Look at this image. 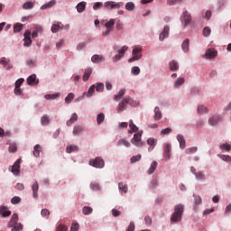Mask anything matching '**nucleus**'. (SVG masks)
<instances>
[{
    "label": "nucleus",
    "mask_w": 231,
    "mask_h": 231,
    "mask_svg": "<svg viewBox=\"0 0 231 231\" xmlns=\"http://www.w3.org/2000/svg\"><path fill=\"white\" fill-rule=\"evenodd\" d=\"M199 115H203L205 113H208V108L203 105L199 106L197 109Z\"/></svg>",
    "instance_id": "obj_32"
},
{
    "label": "nucleus",
    "mask_w": 231,
    "mask_h": 231,
    "mask_svg": "<svg viewBox=\"0 0 231 231\" xmlns=\"http://www.w3.org/2000/svg\"><path fill=\"white\" fill-rule=\"evenodd\" d=\"M125 10H127L128 12H133L134 10V4L133 2L126 3Z\"/></svg>",
    "instance_id": "obj_47"
},
{
    "label": "nucleus",
    "mask_w": 231,
    "mask_h": 231,
    "mask_svg": "<svg viewBox=\"0 0 231 231\" xmlns=\"http://www.w3.org/2000/svg\"><path fill=\"white\" fill-rule=\"evenodd\" d=\"M55 5H57V1L51 0L49 3L42 5L41 10H48V8H52V6H55Z\"/></svg>",
    "instance_id": "obj_21"
},
{
    "label": "nucleus",
    "mask_w": 231,
    "mask_h": 231,
    "mask_svg": "<svg viewBox=\"0 0 231 231\" xmlns=\"http://www.w3.org/2000/svg\"><path fill=\"white\" fill-rule=\"evenodd\" d=\"M23 28H24V25L23 23L14 24V33H19V32H21V30H23Z\"/></svg>",
    "instance_id": "obj_44"
},
{
    "label": "nucleus",
    "mask_w": 231,
    "mask_h": 231,
    "mask_svg": "<svg viewBox=\"0 0 231 231\" xmlns=\"http://www.w3.org/2000/svg\"><path fill=\"white\" fill-rule=\"evenodd\" d=\"M35 6V2H26L23 5V10H32Z\"/></svg>",
    "instance_id": "obj_29"
},
{
    "label": "nucleus",
    "mask_w": 231,
    "mask_h": 231,
    "mask_svg": "<svg viewBox=\"0 0 231 231\" xmlns=\"http://www.w3.org/2000/svg\"><path fill=\"white\" fill-rule=\"evenodd\" d=\"M95 89H96V86L95 85H91L90 88H88L87 93H84V95H87V97H93V95H95Z\"/></svg>",
    "instance_id": "obj_38"
},
{
    "label": "nucleus",
    "mask_w": 231,
    "mask_h": 231,
    "mask_svg": "<svg viewBox=\"0 0 231 231\" xmlns=\"http://www.w3.org/2000/svg\"><path fill=\"white\" fill-rule=\"evenodd\" d=\"M63 27H64V25L62 24V23L57 22L52 24L51 30L52 33H57V32H59V30H62Z\"/></svg>",
    "instance_id": "obj_16"
},
{
    "label": "nucleus",
    "mask_w": 231,
    "mask_h": 231,
    "mask_svg": "<svg viewBox=\"0 0 231 231\" xmlns=\"http://www.w3.org/2000/svg\"><path fill=\"white\" fill-rule=\"evenodd\" d=\"M11 203L13 205H17L18 203H21V198L20 197H14L12 199H11Z\"/></svg>",
    "instance_id": "obj_56"
},
{
    "label": "nucleus",
    "mask_w": 231,
    "mask_h": 231,
    "mask_svg": "<svg viewBox=\"0 0 231 231\" xmlns=\"http://www.w3.org/2000/svg\"><path fill=\"white\" fill-rule=\"evenodd\" d=\"M220 149L221 151H226L228 152V151L231 150V145L228 143H223L220 145Z\"/></svg>",
    "instance_id": "obj_53"
},
{
    "label": "nucleus",
    "mask_w": 231,
    "mask_h": 231,
    "mask_svg": "<svg viewBox=\"0 0 231 231\" xmlns=\"http://www.w3.org/2000/svg\"><path fill=\"white\" fill-rule=\"evenodd\" d=\"M124 5V2L115 3L113 1H107L104 4L105 8L107 10H118V8H122Z\"/></svg>",
    "instance_id": "obj_4"
},
{
    "label": "nucleus",
    "mask_w": 231,
    "mask_h": 231,
    "mask_svg": "<svg viewBox=\"0 0 231 231\" xmlns=\"http://www.w3.org/2000/svg\"><path fill=\"white\" fill-rule=\"evenodd\" d=\"M154 120H162V110H160L159 106L154 108Z\"/></svg>",
    "instance_id": "obj_26"
},
{
    "label": "nucleus",
    "mask_w": 231,
    "mask_h": 231,
    "mask_svg": "<svg viewBox=\"0 0 231 231\" xmlns=\"http://www.w3.org/2000/svg\"><path fill=\"white\" fill-rule=\"evenodd\" d=\"M86 5H87L86 2H80V3L78 4L76 8H77V11H78L79 14H82V12H85Z\"/></svg>",
    "instance_id": "obj_23"
},
{
    "label": "nucleus",
    "mask_w": 231,
    "mask_h": 231,
    "mask_svg": "<svg viewBox=\"0 0 231 231\" xmlns=\"http://www.w3.org/2000/svg\"><path fill=\"white\" fill-rule=\"evenodd\" d=\"M126 231H134V222H130Z\"/></svg>",
    "instance_id": "obj_63"
},
{
    "label": "nucleus",
    "mask_w": 231,
    "mask_h": 231,
    "mask_svg": "<svg viewBox=\"0 0 231 231\" xmlns=\"http://www.w3.org/2000/svg\"><path fill=\"white\" fill-rule=\"evenodd\" d=\"M196 152H198L197 146H193L185 150V154L190 155V154H196Z\"/></svg>",
    "instance_id": "obj_31"
},
{
    "label": "nucleus",
    "mask_w": 231,
    "mask_h": 231,
    "mask_svg": "<svg viewBox=\"0 0 231 231\" xmlns=\"http://www.w3.org/2000/svg\"><path fill=\"white\" fill-rule=\"evenodd\" d=\"M11 215L12 211L8 210V208L5 206H0V216H2V217H8Z\"/></svg>",
    "instance_id": "obj_13"
},
{
    "label": "nucleus",
    "mask_w": 231,
    "mask_h": 231,
    "mask_svg": "<svg viewBox=\"0 0 231 231\" xmlns=\"http://www.w3.org/2000/svg\"><path fill=\"white\" fill-rule=\"evenodd\" d=\"M32 196L33 198H37L38 196V192H39V182L34 181V183L32 184Z\"/></svg>",
    "instance_id": "obj_24"
},
{
    "label": "nucleus",
    "mask_w": 231,
    "mask_h": 231,
    "mask_svg": "<svg viewBox=\"0 0 231 231\" xmlns=\"http://www.w3.org/2000/svg\"><path fill=\"white\" fill-rule=\"evenodd\" d=\"M131 71H132V73H133V75H138L139 73H140V67H138V66H134V67H133L132 68V69H131Z\"/></svg>",
    "instance_id": "obj_57"
},
{
    "label": "nucleus",
    "mask_w": 231,
    "mask_h": 231,
    "mask_svg": "<svg viewBox=\"0 0 231 231\" xmlns=\"http://www.w3.org/2000/svg\"><path fill=\"white\" fill-rule=\"evenodd\" d=\"M171 133H172V129L168 127V128H165V129H162L161 131V136H165L167 134H171Z\"/></svg>",
    "instance_id": "obj_50"
},
{
    "label": "nucleus",
    "mask_w": 231,
    "mask_h": 231,
    "mask_svg": "<svg viewBox=\"0 0 231 231\" xmlns=\"http://www.w3.org/2000/svg\"><path fill=\"white\" fill-rule=\"evenodd\" d=\"M91 73H93V70L91 69H87L85 70V73L83 75L84 82H88V80H89V77H91Z\"/></svg>",
    "instance_id": "obj_28"
},
{
    "label": "nucleus",
    "mask_w": 231,
    "mask_h": 231,
    "mask_svg": "<svg viewBox=\"0 0 231 231\" xmlns=\"http://www.w3.org/2000/svg\"><path fill=\"white\" fill-rule=\"evenodd\" d=\"M10 63V60L3 57L1 60H0V64H2V66H8V64Z\"/></svg>",
    "instance_id": "obj_58"
},
{
    "label": "nucleus",
    "mask_w": 231,
    "mask_h": 231,
    "mask_svg": "<svg viewBox=\"0 0 231 231\" xmlns=\"http://www.w3.org/2000/svg\"><path fill=\"white\" fill-rule=\"evenodd\" d=\"M96 91L102 93V91H104V83H97Z\"/></svg>",
    "instance_id": "obj_54"
},
{
    "label": "nucleus",
    "mask_w": 231,
    "mask_h": 231,
    "mask_svg": "<svg viewBox=\"0 0 231 231\" xmlns=\"http://www.w3.org/2000/svg\"><path fill=\"white\" fill-rule=\"evenodd\" d=\"M127 50H129V47H127V46H123L121 49H119L118 51H117V52L120 54V55H122V57H124V55H125V51H127Z\"/></svg>",
    "instance_id": "obj_52"
},
{
    "label": "nucleus",
    "mask_w": 231,
    "mask_h": 231,
    "mask_svg": "<svg viewBox=\"0 0 231 231\" xmlns=\"http://www.w3.org/2000/svg\"><path fill=\"white\" fill-rule=\"evenodd\" d=\"M133 57L128 60V62H134V60H140L142 59V49L135 47L132 52Z\"/></svg>",
    "instance_id": "obj_5"
},
{
    "label": "nucleus",
    "mask_w": 231,
    "mask_h": 231,
    "mask_svg": "<svg viewBox=\"0 0 231 231\" xmlns=\"http://www.w3.org/2000/svg\"><path fill=\"white\" fill-rule=\"evenodd\" d=\"M171 143H166L163 148V156L164 158H166V160H171Z\"/></svg>",
    "instance_id": "obj_11"
},
{
    "label": "nucleus",
    "mask_w": 231,
    "mask_h": 231,
    "mask_svg": "<svg viewBox=\"0 0 231 231\" xmlns=\"http://www.w3.org/2000/svg\"><path fill=\"white\" fill-rule=\"evenodd\" d=\"M117 145L120 146V145H124L125 147H131V143H129L127 140L125 139H120L118 142H117Z\"/></svg>",
    "instance_id": "obj_39"
},
{
    "label": "nucleus",
    "mask_w": 231,
    "mask_h": 231,
    "mask_svg": "<svg viewBox=\"0 0 231 231\" xmlns=\"http://www.w3.org/2000/svg\"><path fill=\"white\" fill-rule=\"evenodd\" d=\"M211 32H212V31L210 30L209 27H205V28L203 29L202 33H203L204 37H209Z\"/></svg>",
    "instance_id": "obj_55"
},
{
    "label": "nucleus",
    "mask_w": 231,
    "mask_h": 231,
    "mask_svg": "<svg viewBox=\"0 0 231 231\" xmlns=\"http://www.w3.org/2000/svg\"><path fill=\"white\" fill-rule=\"evenodd\" d=\"M131 143L135 145V147H142V145H143V143L142 142V134H134L133 139L131 140Z\"/></svg>",
    "instance_id": "obj_7"
},
{
    "label": "nucleus",
    "mask_w": 231,
    "mask_h": 231,
    "mask_svg": "<svg viewBox=\"0 0 231 231\" xmlns=\"http://www.w3.org/2000/svg\"><path fill=\"white\" fill-rule=\"evenodd\" d=\"M79 120V116H77L76 113L72 114L71 117L69 120L67 121V125L69 127L71 126L72 124H75Z\"/></svg>",
    "instance_id": "obj_25"
},
{
    "label": "nucleus",
    "mask_w": 231,
    "mask_h": 231,
    "mask_svg": "<svg viewBox=\"0 0 231 231\" xmlns=\"http://www.w3.org/2000/svg\"><path fill=\"white\" fill-rule=\"evenodd\" d=\"M183 210H184L183 205L179 204L175 206L174 212L171 217V221H172L173 223H178L181 221V217L183 216Z\"/></svg>",
    "instance_id": "obj_2"
},
{
    "label": "nucleus",
    "mask_w": 231,
    "mask_h": 231,
    "mask_svg": "<svg viewBox=\"0 0 231 231\" xmlns=\"http://www.w3.org/2000/svg\"><path fill=\"white\" fill-rule=\"evenodd\" d=\"M33 156H35V158H39V156H41V145L40 144H36L34 146Z\"/></svg>",
    "instance_id": "obj_41"
},
{
    "label": "nucleus",
    "mask_w": 231,
    "mask_h": 231,
    "mask_svg": "<svg viewBox=\"0 0 231 231\" xmlns=\"http://www.w3.org/2000/svg\"><path fill=\"white\" fill-rule=\"evenodd\" d=\"M140 160H142V154H137V155L133 156L130 159V162L131 163H136V162H140Z\"/></svg>",
    "instance_id": "obj_48"
},
{
    "label": "nucleus",
    "mask_w": 231,
    "mask_h": 231,
    "mask_svg": "<svg viewBox=\"0 0 231 231\" xmlns=\"http://www.w3.org/2000/svg\"><path fill=\"white\" fill-rule=\"evenodd\" d=\"M125 106H127V100L123 98L122 101L117 106L118 113H122V111H125Z\"/></svg>",
    "instance_id": "obj_19"
},
{
    "label": "nucleus",
    "mask_w": 231,
    "mask_h": 231,
    "mask_svg": "<svg viewBox=\"0 0 231 231\" xmlns=\"http://www.w3.org/2000/svg\"><path fill=\"white\" fill-rule=\"evenodd\" d=\"M169 66L171 71H178V69H180V65L178 64V61L174 60L169 62Z\"/></svg>",
    "instance_id": "obj_20"
},
{
    "label": "nucleus",
    "mask_w": 231,
    "mask_h": 231,
    "mask_svg": "<svg viewBox=\"0 0 231 231\" xmlns=\"http://www.w3.org/2000/svg\"><path fill=\"white\" fill-rule=\"evenodd\" d=\"M23 162V160L18 159L16 160V162L14 163V165L12 166L11 169V172H13V174H15L16 176L21 172L19 171V169H21V162Z\"/></svg>",
    "instance_id": "obj_8"
},
{
    "label": "nucleus",
    "mask_w": 231,
    "mask_h": 231,
    "mask_svg": "<svg viewBox=\"0 0 231 231\" xmlns=\"http://www.w3.org/2000/svg\"><path fill=\"white\" fill-rule=\"evenodd\" d=\"M195 178L196 180L203 181V180H205V174L203 173V171H198L197 173H195Z\"/></svg>",
    "instance_id": "obj_46"
},
{
    "label": "nucleus",
    "mask_w": 231,
    "mask_h": 231,
    "mask_svg": "<svg viewBox=\"0 0 231 231\" xmlns=\"http://www.w3.org/2000/svg\"><path fill=\"white\" fill-rule=\"evenodd\" d=\"M189 39H186L181 45V49L184 51V53H187V51H189Z\"/></svg>",
    "instance_id": "obj_37"
},
{
    "label": "nucleus",
    "mask_w": 231,
    "mask_h": 231,
    "mask_svg": "<svg viewBox=\"0 0 231 231\" xmlns=\"http://www.w3.org/2000/svg\"><path fill=\"white\" fill-rule=\"evenodd\" d=\"M91 60L94 64H100V62H104V60H106V58L102 55L95 54L92 56Z\"/></svg>",
    "instance_id": "obj_14"
},
{
    "label": "nucleus",
    "mask_w": 231,
    "mask_h": 231,
    "mask_svg": "<svg viewBox=\"0 0 231 231\" xmlns=\"http://www.w3.org/2000/svg\"><path fill=\"white\" fill-rule=\"evenodd\" d=\"M82 213L84 216H89V214H93V208L85 206L82 209Z\"/></svg>",
    "instance_id": "obj_34"
},
{
    "label": "nucleus",
    "mask_w": 231,
    "mask_h": 231,
    "mask_svg": "<svg viewBox=\"0 0 231 231\" xmlns=\"http://www.w3.org/2000/svg\"><path fill=\"white\" fill-rule=\"evenodd\" d=\"M44 98H46V100H55L59 98V94H47L44 96Z\"/></svg>",
    "instance_id": "obj_45"
},
{
    "label": "nucleus",
    "mask_w": 231,
    "mask_h": 231,
    "mask_svg": "<svg viewBox=\"0 0 231 231\" xmlns=\"http://www.w3.org/2000/svg\"><path fill=\"white\" fill-rule=\"evenodd\" d=\"M106 118V116H104V114H98L97 115V125H100V124H102V122H104Z\"/></svg>",
    "instance_id": "obj_51"
},
{
    "label": "nucleus",
    "mask_w": 231,
    "mask_h": 231,
    "mask_svg": "<svg viewBox=\"0 0 231 231\" xmlns=\"http://www.w3.org/2000/svg\"><path fill=\"white\" fill-rule=\"evenodd\" d=\"M32 35V32L30 31H25L24 34H23V46L28 47V46H32V38L30 37Z\"/></svg>",
    "instance_id": "obj_9"
},
{
    "label": "nucleus",
    "mask_w": 231,
    "mask_h": 231,
    "mask_svg": "<svg viewBox=\"0 0 231 231\" xmlns=\"http://www.w3.org/2000/svg\"><path fill=\"white\" fill-rule=\"evenodd\" d=\"M185 84V79L184 78H178L177 80L174 83L175 89H180V87L183 86Z\"/></svg>",
    "instance_id": "obj_22"
},
{
    "label": "nucleus",
    "mask_w": 231,
    "mask_h": 231,
    "mask_svg": "<svg viewBox=\"0 0 231 231\" xmlns=\"http://www.w3.org/2000/svg\"><path fill=\"white\" fill-rule=\"evenodd\" d=\"M180 21L184 28H187V26H189V23L192 21V16H190V14H189V12L184 11L180 17Z\"/></svg>",
    "instance_id": "obj_6"
},
{
    "label": "nucleus",
    "mask_w": 231,
    "mask_h": 231,
    "mask_svg": "<svg viewBox=\"0 0 231 231\" xmlns=\"http://www.w3.org/2000/svg\"><path fill=\"white\" fill-rule=\"evenodd\" d=\"M177 140L180 143V148L182 149V150L185 149V147L187 145V143L185 141V137H183V135H181V134H178L177 135Z\"/></svg>",
    "instance_id": "obj_18"
},
{
    "label": "nucleus",
    "mask_w": 231,
    "mask_h": 231,
    "mask_svg": "<svg viewBox=\"0 0 231 231\" xmlns=\"http://www.w3.org/2000/svg\"><path fill=\"white\" fill-rule=\"evenodd\" d=\"M129 127L131 130H129L128 133H136V131H138V126H136V125H134L133 120L129 121Z\"/></svg>",
    "instance_id": "obj_33"
},
{
    "label": "nucleus",
    "mask_w": 231,
    "mask_h": 231,
    "mask_svg": "<svg viewBox=\"0 0 231 231\" xmlns=\"http://www.w3.org/2000/svg\"><path fill=\"white\" fill-rule=\"evenodd\" d=\"M124 95H125V88H121L118 94L114 97V100H116V102H118V100H120V98H122Z\"/></svg>",
    "instance_id": "obj_30"
},
{
    "label": "nucleus",
    "mask_w": 231,
    "mask_h": 231,
    "mask_svg": "<svg viewBox=\"0 0 231 231\" xmlns=\"http://www.w3.org/2000/svg\"><path fill=\"white\" fill-rule=\"evenodd\" d=\"M90 189H92L94 191L100 190V185L98 183H92L90 185Z\"/></svg>",
    "instance_id": "obj_60"
},
{
    "label": "nucleus",
    "mask_w": 231,
    "mask_h": 231,
    "mask_svg": "<svg viewBox=\"0 0 231 231\" xmlns=\"http://www.w3.org/2000/svg\"><path fill=\"white\" fill-rule=\"evenodd\" d=\"M220 120H221V116H214L208 119V124L211 125L212 126L217 125V124H219Z\"/></svg>",
    "instance_id": "obj_17"
},
{
    "label": "nucleus",
    "mask_w": 231,
    "mask_h": 231,
    "mask_svg": "<svg viewBox=\"0 0 231 231\" xmlns=\"http://www.w3.org/2000/svg\"><path fill=\"white\" fill-rule=\"evenodd\" d=\"M73 98H75V94L69 93V94L65 97V102H66L67 104H71V100H73Z\"/></svg>",
    "instance_id": "obj_49"
},
{
    "label": "nucleus",
    "mask_w": 231,
    "mask_h": 231,
    "mask_svg": "<svg viewBox=\"0 0 231 231\" xmlns=\"http://www.w3.org/2000/svg\"><path fill=\"white\" fill-rule=\"evenodd\" d=\"M169 32H171V28L169 25H165L159 36L160 41H165L169 37Z\"/></svg>",
    "instance_id": "obj_10"
},
{
    "label": "nucleus",
    "mask_w": 231,
    "mask_h": 231,
    "mask_svg": "<svg viewBox=\"0 0 231 231\" xmlns=\"http://www.w3.org/2000/svg\"><path fill=\"white\" fill-rule=\"evenodd\" d=\"M205 57H207V59H215V57H217V51L208 49L205 53Z\"/></svg>",
    "instance_id": "obj_15"
},
{
    "label": "nucleus",
    "mask_w": 231,
    "mask_h": 231,
    "mask_svg": "<svg viewBox=\"0 0 231 231\" xmlns=\"http://www.w3.org/2000/svg\"><path fill=\"white\" fill-rule=\"evenodd\" d=\"M118 189L119 190H122L123 192H125V194L127 193V190H128L127 184H125L124 182H119Z\"/></svg>",
    "instance_id": "obj_43"
},
{
    "label": "nucleus",
    "mask_w": 231,
    "mask_h": 231,
    "mask_svg": "<svg viewBox=\"0 0 231 231\" xmlns=\"http://www.w3.org/2000/svg\"><path fill=\"white\" fill-rule=\"evenodd\" d=\"M81 131H83L81 126H74L73 134H79V133H81Z\"/></svg>",
    "instance_id": "obj_61"
},
{
    "label": "nucleus",
    "mask_w": 231,
    "mask_h": 231,
    "mask_svg": "<svg viewBox=\"0 0 231 231\" xmlns=\"http://www.w3.org/2000/svg\"><path fill=\"white\" fill-rule=\"evenodd\" d=\"M158 167V162L156 161H153L152 163H151V166L148 170V174H154V171H156V168Z\"/></svg>",
    "instance_id": "obj_27"
},
{
    "label": "nucleus",
    "mask_w": 231,
    "mask_h": 231,
    "mask_svg": "<svg viewBox=\"0 0 231 231\" xmlns=\"http://www.w3.org/2000/svg\"><path fill=\"white\" fill-rule=\"evenodd\" d=\"M56 231H68V226L62 225V224H60L57 228H56Z\"/></svg>",
    "instance_id": "obj_59"
},
{
    "label": "nucleus",
    "mask_w": 231,
    "mask_h": 231,
    "mask_svg": "<svg viewBox=\"0 0 231 231\" xmlns=\"http://www.w3.org/2000/svg\"><path fill=\"white\" fill-rule=\"evenodd\" d=\"M79 151V146L77 145H69L67 147V152L71 154V152H77Z\"/></svg>",
    "instance_id": "obj_42"
},
{
    "label": "nucleus",
    "mask_w": 231,
    "mask_h": 231,
    "mask_svg": "<svg viewBox=\"0 0 231 231\" xmlns=\"http://www.w3.org/2000/svg\"><path fill=\"white\" fill-rule=\"evenodd\" d=\"M220 158L223 160V162H231V157L229 155H220Z\"/></svg>",
    "instance_id": "obj_62"
},
{
    "label": "nucleus",
    "mask_w": 231,
    "mask_h": 231,
    "mask_svg": "<svg viewBox=\"0 0 231 231\" xmlns=\"http://www.w3.org/2000/svg\"><path fill=\"white\" fill-rule=\"evenodd\" d=\"M27 84L29 86H36L37 84H39V80H37V75L32 74L29 76L27 79Z\"/></svg>",
    "instance_id": "obj_12"
},
{
    "label": "nucleus",
    "mask_w": 231,
    "mask_h": 231,
    "mask_svg": "<svg viewBox=\"0 0 231 231\" xmlns=\"http://www.w3.org/2000/svg\"><path fill=\"white\" fill-rule=\"evenodd\" d=\"M125 100H126V105L132 106V107H134L137 104L134 99H133L131 97H125Z\"/></svg>",
    "instance_id": "obj_40"
},
{
    "label": "nucleus",
    "mask_w": 231,
    "mask_h": 231,
    "mask_svg": "<svg viewBox=\"0 0 231 231\" xmlns=\"http://www.w3.org/2000/svg\"><path fill=\"white\" fill-rule=\"evenodd\" d=\"M41 124L42 125H44V126L48 125L50 124V117L46 115L42 116L41 117Z\"/></svg>",
    "instance_id": "obj_35"
},
{
    "label": "nucleus",
    "mask_w": 231,
    "mask_h": 231,
    "mask_svg": "<svg viewBox=\"0 0 231 231\" xmlns=\"http://www.w3.org/2000/svg\"><path fill=\"white\" fill-rule=\"evenodd\" d=\"M88 163L96 169H104V166L106 165V162L101 157H96L95 159L90 160Z\"/></svg>",
    "instance_id": "obj_3"
},
{
    "label": "nucleus",
    "mask_w": 231,
    "mask_h": 231,
    "mask_svg": "<svg viewBox=\"0 0 231 231\" xmlns=\"http://www.w3.org/2000/svg\"><path fill=\"white\" fill-rule=\"evenodd\" d=\"M115 19H110L106 23H105V26L107 30H113V28L115 27Z\"/></svg>",
    "instance_id": "obj_36"
},
{
    "label": "nucleus",
    "mask_w": 231,
    "mask_h": 231,
    "mask_svg": "<svg viewBox=\"0 0 231 231\" xmlns=\"http://www.w3.org/2000/svg\"><path fill=\"white\" fill-rule=\"evenodd\" d=\"M70 231H79V224H72Z\"/></svg>",
    "instance_id": "obj_64"
},
{
    "label": "nucleus",
    "mask_w": 231,
    "mask_h": 231,
    "mask_svg": "<svg viewBox=\"0 0 231 231\" xmlns=\"http://www.w3.org/2000/svg\"><path fill=\"white\" fill-rule=\"evenodd\" d=\"M8 227L11 231H20L23 229V224L19 223V215L13 214L11 220L8 222Z\"/></svg>",
    "instance_id": "obj_1"
}]
</instances>
